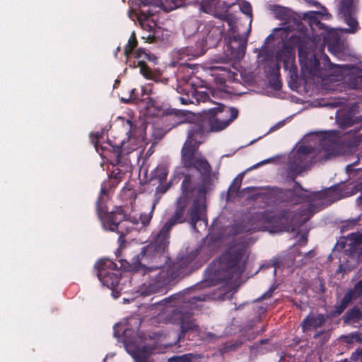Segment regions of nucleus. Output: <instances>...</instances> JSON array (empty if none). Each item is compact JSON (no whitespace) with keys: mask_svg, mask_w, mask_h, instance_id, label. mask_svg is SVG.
<instances>
[{"mask_svg":"<svg viewBox=\"0 0 362 362\" xmlns=\"http://www.w3.org/2000/svg\"><path fill=\"white\" fill-rule=\"evenodd\" d=\"M301 75L305 83H315L325 81H349L352 88L362 90V70L349 65H337L330 62L327 56L317 59L313 51L298 49Z\"/></svg>","mask_w":362,"mask_h":362,"instance_id":"f257e3e1","label":"nucleus"},{"mask_svg":"<svg viewBox=\"0 0 362 362\" xmlns=\"http://www.w3.org/2000/svg\"><path fill=\"white\" fill-rule=\"evenodd\" d=\"M362 137H320L317 146L301 144L296 153L289 157L286 166V175L295 181L305 170V156L313 155L318 160L325 161L339 156H345L356 152Z\"/></svg>","mask_w":362,"mask_h":362,"instance_id":"f03ea898","label":"nucleus"},{"mask_svg":"<svg viewBox=\"0 0 362 362\" xmlns=\"http://www.w3.org/2000/svg\"><path fill=\"white\" fill-rule=\"evenodd\" d=\"M248 259L246 243L232 240L225 251L208 266L206 270L207 281L215 285L238 279L245 271Z\"/></svg>","mask_w":362,"mask_h":362,"instance_id":"7ed1b4c3","label":"nucleus"},{"mask_svg":"<svg viewBox=\"0 0 362 362\" xmlns=\"http://www.w3.org/2000/svg\"><path fill=\"white\" fill-rule=\"evenodd\" d=\"M349 6H346L344 5H341L339 8V12L343 16L345 23L349 26V29H327L318 20L319 13L309 11L303 14V19L309 21L312 29H314L315 26L324 30V32L320 33V35H322L323 37V42L321 47L327 45L329 52L342 60H345L350 55V53L349 45L342 37L341 33L344 31L349 33H354L358 30V22L355 18L349 14Z\"/></svg>","mask_w":362,"mask_h":362,"instance_id":"20e7f679","label":"nucleus"},{"mask_svg":"<svg viewBox=\"0 0 362 362\" xmlns=\"http://www.w3.org/2000/svg\"><path fill=\"white\" fill-rule=\"evenodd\" d=\"M131 8L129 17L136 20L141 28L149 33L153 32L157 26V8H161L170 11L178 6L177 0H129Z\"/></svg>","mask_w":362,"mask_h":362,"instance_id":"39448f33","label":"nucleus"},{"mask_svg":"<svg viewBox=\"0 0 362 362\" xmlns=\"http://www.w3.org/2000/svg\"><path fill=\"white\" fill-rule=\"evenodd\" d=\"M170 260L168 252L147 245L139 254L134 257L129 264L128 269L132 272H141L146 274L151 272L166 269Z\"/></svg>","mask_w":362,"mask_h":362,"instance_id":"423d86ee","label":"nucleus"},{"mask_svg":"<svg viewBox=\"0 0 362 362\" xmlns=\"http://www.w3.org/2000/svg\"><path fill=\"white\" fill-rule=\"evenodd\" d=\"M189 262L187 259H180L176 262L171 259L166 269L159 271L153 279L146 286L144 293L165 292L166 286L172 284L177 278H183L189 274Z\"/></svg>","mask_w":362,"mask_h":362,"instance_id":"0eeeda50","label":"nucleus"},{"mask_svg":"<svg viewBox=\"0 0 362 362\" xmlns=\"http://www.w3.org/2000/svg\"><path fill=\"white\" fill-rule=\"evenodd\" d=\"M104 230L116 232L119 235L118 243L119 248L125 247V236L130 232L131 226L128 220L125 219L126 215L122 209L116 212H109L108 209L96 211Z\"/></svg>","mask_w":362,"mask_h":362,"instance_id":"6e6552de","label":"nucleus"},{"mask_svg":"<svg viewBox=\"0 0 362 362\" xmlns=\"http://www.w3.org/2000/svg\"><path fill=\"white\" fill-rule=\"evenodd\" d=\"M137 45V41L134 32H133L128 40V43L124 49V55L127 62L130 66L134 68L139 67L140 73L146 78L156 79L157 74L151 70L146 64V61H152L154 57L146 52L143 49H138L133 52L134 49Z\"/></svg>","mask_w":362,"mask_h":362,"instance_id":"1a4fd4ad","label":"nucleus"},{"mask_svg":"<svg viewBox=\"0 0 362 362\" xmlns=\"http://www.w3.org/2000/svg\"><path fill=\"white\" fill-rule=\"evenodd\" d=\"M256 217L262 221L263 230H269L271 233L293 232L296 228L293 221V214L289 211H282L281 213H275L273 211L267 210L258 212Z\"/></svg>","mask_w":362,"mask_h":362,"instance_id":"9d476101","label":"nucleus"},{"mask_svg":"<svg viewBox=\"0 0 362 362\" xmlns=\"http://www.w3.org/2000/svg\"><path fill=\"white\" fill-rule=\"evenodd\" d=\"M95 267L100 282L112 291L115 298H117L122 290L119 286L122 272L117 264L110 259H102L95 264Z\"/></svg>","mask_w":362,"mask_h":362,"instance_id":"9b49d317","label":"nucleus"},{"mask_svg":"<svg viewBox=\"0 0 362 362\" xmlns=\"http://www.w3.org/2000/svg\"><path fill=\"white\" fill-rule=\"evenodd\" d=\"M209 116L208 124L211 132H218L226 129L238 115V110L235 107L218 104L216 107L209 109Z\"/></svg>","mask_w":362,"mask_h":362,"instance_id":"f8f14e48","label":"nucleus"},{"mask_svg":"<svg viewBox=\"0 0 362 362\" xmlns=\"http://www.w3.org/2000/svg\"><path fill=\"white\" fill-rule=\"evenodd\" d=\"M91 137V141L99 153H103L104 151H112L118 154L126 153L136 150L138 147V140L139 137H127L126 139L115 142L117 137Z\"/></svg>","mask_w":362,"mask_h":362,"instance_id":"ddd939ff","label":"nucleus"},{"mask_svg":"<svg viewBox=\"0 0 362 362\" xmlns=\"http://www.w3.org/2000/svg\"><path fill=\"white\" fill-rule=\"evenodd\" d=\"M209 286L207 281L202 282L200 284H197L192 288H187L183 291L182 293H177L165 298L166 303H175L172 306L180 305L183 308L189 309L190 310L197 308V302L206 301L210 296L205 293L195 294L193 292L197 289L201 288L202 286Z\"/></svg>","mask_w":362,"mask_h":362,"instance_id":"4468645a","label":"nucleus"},{"mask_svg":"<svg viewBox=\"0 0 362 362\" xmlns=\"http://www.w3.org/2000/svg\"><path fill=\"white\" fill-rule=\"evenodd\" d=\"M182 208L180 206L175 210L172 216L165 223L160 230L153 236L152 240L148 245H153L156 248L162 250H168L170 244V231L172 228L186 221V218L182 216Z\"/></svg>","mask_w":362,"mask_h":362,"instance_id":"2eb2a0df","label":"nucleus"},{"mask_svg":"<svg viewBox=\"0 0 362 362\" xmlns=\"http://www.w3.org/2000/svg\"><path fill=\"white\" fill-rule=\"evenodd\" d=\"M259 60L262 62H274L277 69H279V63L284 62V67L286 69H289L291 77L296 78L298 76L297 67L294 64V54L289 48L284 49L281 52H278L274 54L273 52L268 50L265 43L259 54Z\"/></svg>","mask_w":362,"mask_h":362,"instance_id":"dca6fc26","label":"nucleus"},{"mask_svg":"<svg viewBox=\"0 0 362 362\" xmlns=\"http://www.w3.org/2000/svg\"><path fill=\"white\" fill-rule=\"evenodd\" d=\"M122 175L123 173L122 170L117 169L112 171L109 179L102 183L100 194L96 202V211L108 209L107 202L110 198V189L115 188L118 185Z\"/></svg>","mask_w":362,"mask_h":362,"instance_id":"f3484780","label":"nucleus"},{"mask_svg":"<svg viewBox=\"0 0 362 362\" xmlns=\"http://www.w3.org/2000/svg\"><path fill=\"white\" fill-rule=\"evenodd\" d=\"M357 300H360L359 304L362 305V278L356 281L354 286L347 290L340 303L335 305L334 315H341L349 305Z\"/></svg>","mask_w":362,"mask_h":362,"instance_id":"a211bd4d","label":"nucleus"},{"mask_svg":"<svg viewBox=\"0 0 362 362\" xmlns=\"http://www.w3.org/2000/svg\"><path fill=\"white\" fill-rule=\"evenodd\" d=\"M230 5L223 0H202L200 3V9L221 20L228 19V11Z\"/></svg>","mask_w":362,"mask_h":362,"instance_id":"6ab92c4d","label":"nucleus"},{"mask_svg":"<svg viewBox=\"0 0 362 362\" xmlns=\"http://www.w3.org/2000/svg\"><path fill=\"white\" fill-rule=\"evenodd\" d=\"M206 208L204 201L202 202L197 198L192 202L187 211L186 210L185 222H188L194 230L197 228V222L205 221L206 216Z\"/></svg>","mask_w":362,"mask_h":362,"instance_id":"aec40b11","label":"nucleus"},{"mask_svg":"<svg viewBox=\"0 0 362 362\" xmlns=\"http://www.w3.org/2000/svg\"><path fill=\"white\" fill-rule=\"evenodd\" d=\"M258 212L252 214L249 219L245 221H239L233 223L230 227V233L233 235L243 233H253L258 230H263L262 221L256 217Z\"/></svg>","mask_w":362,"mask_h":362,"instance_id":"412c9836","label":"nucleus"},{"mask_svg":"<svg viewBox=\"0 0 362 362\" xmlns=\"http://www.w3.org/2000/svg\"><path fill=\"white\" fill-rule=\"evenodd\" d=\"M175 320L180 325V332L178 334L177 341H182L186 334L189 331L197 330L198 325L193 319V313L189 311H180L175 315Z\"/></svg>","mask_w":362,"mask_h":362,"instance_id":"4be33fe9","label":"nucleus"},{"mask_svg":"<svg viewBox=\"0 0 362 362\" xmlns=\"http://www.w3.org/2000/svg\"><path fill=\"white\" fill-rule=\"evenodd\" d=\"M181 189L182 194L176 201L175 210H177L179 207L181 206L183 211L182 216H185L186 209L189 204V197L194 191V187L192 182V176L190 175L187 174L184 176V179L181 185Z\"/></svg>","mask_w":362,"mask_h":362,"instance_id":"5701e85b","label":"nucleus"},{"mask_svg":"<svg viewBox=\"0 0 362 362\" xmlns=\"http://www.w3.org/2000/svg\"><path fill=\"white\" fill-rule=\"evenodd\" d=\"M223 33V29L222 27L214 25L211 23H208L204 28L206 37L200 42H203L206 49L215 47L221 40Z\"/></svg>","mask_w":362,"mask_h":362,"instance_id":"b1692460","label":"nucleus"},{"mask_svg":"<svg viewBox=\"0 0 362 362\" xmlns=\"http://www.w3.org/2000/svg\"><path fill=\"white\" fill-rule=\"evenodd\" d=\"M329 319V315L327 313L313 314L310 313L301 322L300 326L303 332L315 330L322 327Z\"/></svg>","mask_w":362,"mask_h":362,"instance_id":"393cba45","label":"nucleus"},{"mask_svg":"<svg viewBox=\"0 0 362 362\" xmlns=\"http://www.w3.org/2000/svg\"><path fill=\"white\" fill-rule=\"evenodd\" d=\"M202 141H197L196 137H187L181 151L182 162L190 164L191 160L195 156V153L198 150Z\"/></svg>","mask_w":362,"mask_h":362,"instance_id":"a878e982","label":"nucleus"},{"mask_svg":"<svg viewBox=\"0 0 362 362\" xmlns=\"http://www.w3.org/2000/svg\"><path fill=\"white\" fill-rule=\"evenodd\" d=\"M190 164L187 163H182L184 167L189 169L194 168L201 174L206 176H210L211 173V166L207 160L203 156L194 157L192 159Z\"/></svg>","mask_w":362,"mask_h":362,"instance_id":"bb28decb","label":"nucleus"},{"mask_svg":"<svg viewBox=\"0 0 362 362\" xmlns=\"http://www.w3.org/2000/svg\"><path fill=\"white\" fill-rule=\"evenodd\" d=\"M350 234L346 237H342L336 244L335 247L338 250H343L344 252L350 256L356 254L358 246L362 243H354V240L349 237Z\"/></svg>","mask_w":362,"mask_h":362,"instance_id":"cd10ccee","label":"nucleus"},{"mask_svg":"<svg viewBox=\"0 0 362 362\" xmlns=\"http://www.w3.org/2000/svg\"><path fill=\"white\" fill-rule=\"evenodd\" d=\"M361 320H362V310L357 305L350 308L344 315V321L346 323H357Z\"/></svg>","mask_w":362,"mask_h":362,"instance_id":"c85d7f7f","label":"nucleus"},{"mask_svg":"<svg viewBox=\"0 0 362 362\" xmlns=\"http://www.w3.org/2000/svg\"><path fill=\"white\" fill-rule=\"evenodd\" d=\"M202 358V356L201 354L188 353L170 357L168 362H200Z\"/></svg>","mask_w":362,"mask_h":362,"instance_id":"c756f323","label":"nucleus"},{"mask_svg":"<svg viewBox=\"0 0 362 362\" xmlns=\"http://www.w3.org/2000/svg\"><path fill=\"white\" fill-rule=\"evenodd\" d=\"M153 352V349L144 346L142 348L139 349L134 355V362H151L150 361L149 356Z\"/></svg>","mask_w":362,"mask_h":362,"instance_id":"7c9ffc66","label":"nucleus"},{"mask_svg":"<svg viewBox=\"0 0 362 362\" xmlns=\"http://www.w3.org/2000/svg\"><path fill=\"white\" fill-rule=\"evenodd\" d=\"M299 202H311L315 199H322L324 197V193L322 192H314L311 194H305L303 192H296L294 194Z\"/></svg>","mask_w":362,"mask_h":362,"instance_id":"2f4dec72","label":"nucleus"},{"mask_svg":"<svg viewBox=\"0 0 362 362\" xmlns=\"http://www.w3.org/2000/svg\"><path fill=\"white\" fill-rule=\"evenodd\" d=\"M185 48L186 49H189L187 54L188 59H189L190 60L203 55L206 50V49L204 46L203 42H198L196 44L195 47L191 46L187 47Z\"/></svg>","mask_w":362,"mask_h":362,"instance_id":"473e14b6","label":"nucleus"},{"mask_svg":"<svg viewBox=\"0 0 362 362\" xmlns=\"http://www.w3.org/2000/svg\"><path fill=\"white\" fill-rule=\"evenodd\" d=\"M121 197L124 200H129L132 204L136 200L137 194L133 188L130 187H124L121 192Z\"/></svg>","mask_w":362,"mask_h":362,"instance_id":"72a5a7b5","label":"nucleus"},{"mask_svg":"<svg viewBox=\"0 0 362 362\" xmlns=\"http://www.w3.org/2000/svg\"><path fill=\"white\" fill-rule=\"evenodd\" d=\"M243 344L242 340H237L235 341H228L223 344L221 351L223 353L235 351L238 348Z\"/></svg>","mask_w":362,"mask_h":362,"instance_id":"f704fd0d","label":"nucleus"},{"mask_svg":"<svg viewBox=\"0 0 362 362\" xmlns=\"http://www.w3.org/2000/svg\"><path fill=\"white\" fill-rule=\"evenodd\" d=\"M188 50L189 49H186L185 47L181 48L173 52V57L177 59V62L180 61L190 60L188 59Z\"/></svg>","mask_w":362,"mask_h":362,"instance_id":"c9c22d12","label":"nucleus"},{"mask_svg":"<svg viewBox=\"0 0 362 362\" xmlns=\"http://www.w3.org/2000/svg\"><path fill=\"white\" fill-rule=\"evenodd\" d=\"M168 174V170L165 168H157L154 172V177L162 183L166 180Z\"/></svg>","mask_w":362,"mask_h":362,"instance_id":"e433bc0d","label":"nucleus"},{"mask_svg":"<svg viewBox=\"0 0 362 362\" xmlns=\"http://www.w3.org/2000/svg\"><path fill=\"white\" fill-rule=\"evenodd\" d=\"M356 224V220L355 219L344 221L340 228L341 233H344L350 229L354 228Z\"/></svg>","mask_w":362,"mask_h":362,"instance_id":"4c0bfd02","label":"nucleus"},{"mask_svg":"<svg viewBox=\"0 0 362 362\" xmlns=\"http://www.w3.org/2000/svg\"><path fill=\"white\" fill-rule=\"evenodd\" d=\"M276 15L279 19L288 20L290 16V11L283 7H279L276 9Z\"/></svg>","mask_w":362,"mask_h":362,"instance_id":"58836bf2","label":"nucleus"},{"mask_svg":"<svg viewBox=\"0 0 362 362\" xmlns=\"http://www.w3.org/2000/svg\"><path fill=\"white\" fill-rule=\"evenodd\" d=\"M338 133L334 130L329 131H317V132H310L305 136H337Z\"/></svg>","mask_w":362,"mask_h":362,"instance_id":"ea45409f","label":"nucleus"},{"mask_svg":"<svg viewBox=\"0 0 362 362\" xmlns=\"http://www.w3.org/2000/svg\"><path fill=\"white\" fill-rule=\"evenodd\" d=\"M240 11L248 16L250 18H252V6L250 3L247 1H243L240 4Z\"/></svg>","mask_w":362,"mask_h":362,"instance_id":"a19ab883","label":"nucleus"},{"mask_svg":"<svg viewBox=\"0 0 362 362\" xmlns=\"http://www.w3.org/2000/svg\"><path fill=\"white\" fill-rule=\"evenodd\" d=\"M153 212L151 210L148 214H141L140 220L143 226H146L150 223Z\"/></svg>","mask_w":362,"mask_h":362,"instance_id":"79ce46f5","label":"nucleus"},{"mask_svg":"<svg viewBox=\"0 0 362 362\" xmlns=\"http://www.w3.org/2000/svg\"><path fill=\"white\" fill-rule=\"evenodd\" d=\"M336 120L339 125L342 128H346L347 127H349L351 124L350 119H344L341 117L339 112L337 115Z\"/></svg>","mask_w":362,"mask_h":362,"instance_id":"37998d69","label":"nucleus"},{"mask_svg":"<svg viewBox=\"0 0 362 362\" xmlns=\"http://www.w3.org/2000/svg\"><path fill=\"white\" fill-rule=\"evenodd\" d=\"M171 187V182H169L165 185H160L156 187V194H165Z\"/></svg>","mask_w":362,"mask_h":362,"instance_id":"c03bdc74","label":"nucleus"},{"mask_svg":"<svg viewBox=\"0 0 362 362\" xmlns=\"http://www.w3.org/2000/svg\"><path fill=\"white\" fill-rule=\"evenodd\" d=\"M349 237L354 243H362V233H351Z\"/></svg>","mask_w":362,"mask_h":362,"instance_id":"a18cd8bd","label":"nucleus"},{"mask_svg":"<svg viewBox=\"0 0 362 362\" xmlns=\"http://www.w3.org/2000/svg\"><path fill=\"white\" fill-rule=\"evenodd\" d=\"M241 181L237 182L236 180H234L233 184L230 186L229 190L232 192H238L240 188Z\"/></svg>","mask_w":362,"mask_h":362,"instance_id":"49530a36","label":"nucleus"},{"mask_svg":"<svg viewBox=\"0 0 362 362\" xmlns=\"http://www.w3.org/2000/svg\"><path fill=\"white\" fill-rule=\"evenodd\" d=\"M361 358L362 361V352L360 348H358L354 352L351 354V359L353 361H357L359 358Z\"/></svg>","mask_w":362,"mask_h":362,"instance_id":"de8ad7c7","label":"nucleus"},{"mask_svg":"<svg viewBox=\"0 0 362 362\" xmlns=\"http://www.w3.org/2000/svg\"><path fill=\"white\" fill-rule=\"evenodd\" d=\"M275 287H271L267 291H266L260 298L259 300L267 299L272 297Z\"/></svg>","mask_w":362,"mask_h":362,"instance_id":"09e8293b","label":"nucleus"},{"mask_svg":"<svg viewBox=\"0 0 362 362\" xmlns=\"http://www.w3.org/2000/svg\"><path fill=\"white\" fill-rule=\"evenodd\" d=\"M215 68L217 69L221 70V71H223L224 72L223 74V76L224 78H230V72H229V69L228 67H226V66H216Z\"/></svg>","mask_w":362,"mask_h":362,"instance_id":"8fccbe9b","label":"nucleus"},{"mask_svg":"<svg viewBox=\"0 0 362 362\" xmlns=\"http://www.w3.org/2000/svg\"><path fill=\"white\" fill-rule=\"evenodd\" d=\"M155 196L156 197H155V198H154V199L153 201L151 209V210L152 211H154L156 205L159 203V202L160 200V194L156 193Z\"/></svg>","mask_w":362,"mask_h":362,"instance_id":"3c124183","label":"nucleus"},{"mask_svg":"<svg viewBox=\"0 0 362 362\" xmlns=\"http://www.w3.org/2000/svg\"><path fill=\"white\" fill-rule=\"evenodd\" d=\"M274 160V158H267V159H265L259 163H258L257 164L255 165H254V168L258 167V166H260L262 165H264V164H267V163H271L272 161Z\"/></svg>","mask_w":362,"mask_h":362,"instance_id":"603ef678","label":"nucleus"},{"mask_svg":"<svg viewBox=\"0 0 362 362\" xmlns=\"http://www.w3.org/2000/svg\"><path fill=\"white\" fill-rule=\"evenodd\" d=\"M356 341L362 343V333H358L353 335L352 337Z\"/></svg>","mask_w":362,"mask_h":362,"instance_id":"864d4df0","label":"nucleus"},{"mask_svg":"<svg viewBox=\"0 0 362 362\" xmlns=\"http://www.w3.org/2000/svg\"><path fill=\"white\" fill-rule=\"evenodd\" d=\"M198 193L200 194V195H203L204 197H205V194L206 193V189L205 188V187H200L199 189H198Z\"/></svg>","mask_w":362,"mask_h":362,"instance_id":"5fc2aeb1","label":"nucleus"},{"mask_svg":"<svg viewBox=\"0 0 362 362\" xmlns=\"http://www.w3.org/2000/svg\"><path fill=\"white\" fill-rule=\"evenodd\" d=\"M325 333H326V332H325V330L318 331V332H317L314 334L313 338H314V339H318L321 335H322V334H325Z\"/></svg>","mask_w":362,"mask_h":362,"instance_id":"6e6d98bb","label":"nucleus"},{"mask_svg":"<svg viewBox=\"0 0 362 362\" xmlns=\"http://www.w3.org/2000/svg\"><path fill=\"white\" fill-rule=\"evenodd\" d=\"M281 125V123H279V124H276V125H274V126L270 128V130L267 132V134H270V133L273 132L274 129H278Z\"/></svg>","mask_w":362,"mask_h":362,"instance_id":"4d7b16f0","label":"nucleus"},{"mask_svg":"<svg viewBox=\"0 0 362 362\" xmlns=\"http://www.w3.org/2000/svg\"><path fill=\"white\" fill-rule=\"evenodd\" d=\"M198 94L200 95L203 101H204L208 98V95L204 92H200Z\"/></svg>","mask_w":362,"mask_h":362,"instance_id":"13d9d810","label":"nucleus"},{"mask_svg":"<svg viewBox=\"0 0 362 362\" xmlns=\"http://www.w3.org/2000/svg\"><path fill=\"white\" fill-rule=\"evenodd\" d=\"M179 100L182 104L187 105L188 103L189 100L186 99L183 97H180Z\"/></svg>","mask_w":362,"mask_h":362,"instance_id":"bf43d9fd","label":"nucleus"},{"mask_svg":"<svg viewBox=\"0 0 362 362\" xmlns=\"http://www.w3.org/2000/svg\"><path fill=\"white\" fill-rule=\"evenodd\" d=\"M143 92H144V94H150L151 93V90H148V86H146L144 88H143Z\"/></svg>","mask_w":362,"mask_h":362,"instance_id":"052dcab7","label":"nucleus"},{"mask_svg":"<svg viewBox=\"0 0 362 362\" xmlns=\"http://www.w3.org/2000/svg\"><path fill=\"white\" fill-rule=\"evenodd\" d=\"M296 185H297L301 191L307 192L305 189H304L298 182H295Z\"/></svg>","mask_w":362,"mask_h":362,"instance_id":"680f3d73","label":"nucleus"},{"mask_svg":"<svg viewBox=\"0 0 362 362\" xmlns=\"http://www.w3.org/2000/svg\"><path fill=\"white\" fill-rule=\"evenodd\" d=\"M346 170L347 171H351L353 170V168H352V165H349L346 166Z\"/></svg>","mask_w":362,"mask_h":362,"instance_id":"e2e57ef3","label":"nucleus"},{"mask_svg":"<svg viewBox=\"0 0 362 362\" xmlns=\"http://www.w3.org/2000/svg\"><path fill=\"white\" fill-rule=\"evenodd\" d=\"M362 158V151L358 154V159L360 160Z\"/></svg>","mask_w":362,"mask_h":362,"instance_id":"0e129e2a","label":"nucleus"},{"mask_svg":"<svg viewBox=\"0 0 362 362\" xmlns=\"http://www.w3.org/2000/svg\"><path fill=\"white\" fill-rule=\"evenodd\" d=\"M261 138H262V137H258L257 139H255V140L252 141L250 143V144H252L255 143L256 141H257L258 139H261Z\"/></svg>","mask_w":362,"mask_h":362,"instance_id":"69168bd1","label":"nucleus"},{"mask_svg":"<svg viewBox=\"0 0 362 362\" xmlns=\"http://www.w3.org/2000/svg\"><path fill=\"white\" fill-rule=\"evenodd\" d=\"M127 124H129V126L130 127H132V122L129 120H127Z\"/></svg>","mask_w":362,"mask_h":362,"instance_id":"338daca9","label":"nucleus"},{"mask_svg":"<svg viewBox=\"0 0 362 362\" xmlns=\"http://www.w3.org/2000/svg\"><path fill=\"white\" fill-rule=\"evenodd\" d=\"M341 362H349V361H347V359H344V360L341 361Z\"/></svg>","mask_w":362,"mask_h":362,"instance_id":"774afa93","label":"nucleus"}]
</instances>
